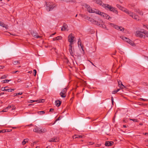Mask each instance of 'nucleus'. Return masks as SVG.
Segmentation results:
<instances>
[{"instance_id": "5fc2aeb1", "label": "nucleus", "mask_w": 148, "mask_h": 148, "mask_svg": "<svg viewBox=\"0 0 148 148\" xmlns=\"http://www.w3.org/2000/svg\"><path fill=\"white\" fill-rule=\"evenodd\" d=\"M4 94V92H1L0 93V96L1 95Z\"/></svg>"}, {"instance_id": "423d86ee", "label": "nucleus", "mask_w": 148, "mask_h": 148, "mask_svg": "<svg viewBox=\"0 0 148 148\" xmlns=\"http://www.w3.org/2000/svg\"><path fill=\"white\" fill-rule=\"evenodd\" d=\"M33 131L36 133H43L47 132V130L45 129H41L36 126L33 129Z\"/></svg>"}, {"instance_id": "4be33fe9", "label": "nucleus", "mask_w": 148, "mask_h": 148, "mask_svg": "<svg viewBox=\"0 0 148 148\" xmlns=\"http://www.w3.org/2000/svg\"><path fill=\"white\" fill-rule=\"evenodd\" d=\"M72 137L73 139L77 138H82L83 137V136L81 135H75L74 136H73Z\"/></svg>"}, {"instance_id": "c9c22d12", "label": "nucleus", "mask_w": 148, "mask_h": 148, "mask_svg": "<svg viewBox=\"0 0 148 148\" xmlns=\"http://www.w3.org/2000/svg\"><path fill=\"white\" fill-rule=\"evenodd\" d=\"M130 120L134 122H137V119H130Z\"/></svg>"}, {"instance_id": "e433bc0d", "label": "nucleus", "mask_w": 148, "mask_h": 148, "mask_svg": "<svg viewBox=\"0 0 148 148\" xmlns=\"http://www.w3.org/2000/svg\"><path fill=\"white\" fill-rule=\"evenodd\" d=\"M38 101V100H35V101H34V100H30L29 101V102L30 103H32L33 102H36V101Z\"/></svg>"}, {"instance_id": "9b49d317", "label": "nucleus", "mask_w": 148, "mask_h": 148, "mask_svg": "<svg viewBox=\"0 0 148 148\" xmlns=\"http://www.w3.org/2000/svg\"><path fill=\"white\" fill-rule=\"evenodd\" d=\"M69 50L71 55L74 56V49L73 48L72 44H69Z\"/></svg>"}, {"instance_id": "9d476101", "label": "nucleus", "mask_w": 148, "mask_h": 148, "mask_svg": "<svg viewBox=\"0 0 148 148\" xmlns=\"http://www.w3.org/2000/svg\"><path fill=\"white\" fill-rule=\"evenodd\" d=\"M68 40L69 42H70V44H72L74 41V37L73 36L72 34H71L68 37Z\"/></svg>"}, {"instance_id": "864d4df0", "label": "nucleus", "mask_w": 148, "mask_h": 148, "mask_svg": "<svg viewBox=\"0 0 148 148\" xmlns=\"http://www.w3.org/2000/svg\"><path fill=\"white\" fill-rule=\"evenodd\" d=\"M2 112H7V110H5V109L3 110L2 111Z\"/></svg>"}, {"instance_id": "3c124183", "label": "nucleus", "mask_w": 148, "mask_h": 148, "mask_svg": "<svg viewBox=\"0 0 148 148\" xmlns=\"http://www.w3.org/2000/svg\"><path fill=\"white\" fill-rule=\"evenodd\" d=\"M37 143V141H34V142L33 143V144L34 145V144H36Z\"/></svg>"}, {"instance_id": "dca6fc26", "label": "nucleus", "mask_w": 148, "mask_h": 148, "mask_svg": "<svg viewBox=\"0 0 148 148\" xmlns=\"http://www.w3.org/2000/svg\"><path fill=\"white\" fill-rule=\"evenodd\" d=\"M61 30L62 31H68L69 29L67 25H64L62 27Z\"/></svg>"}, {"instance_id": "1a4fd4ad", "label": "nucleus", "mask_w": 148, "mask_h": 148, "mask_svg": "<svg viewBox=\"0 0 148 148\" xmlns=\"http://www.w3.org/2000/svg\"><path fill=\"white\" fill-rule=\"evenodd\" d=\"M110 25L114 27L115 29L121 31H123L124 28L121 26H119L114 24L110 23Z\"/></svg>"}, {"instance_id": "6ab92c4d", "label": "nucleus", "mask_w": 148, "mask_h": 148, "mask_svg": "<svg viewBox=\"0 0 148 148\" xmlns=\"http://www.w3.org/2000/svg\"><path fill=\"white\" fill-rule=\"evenodd\" d=\"M88 20L93 24H95L97 23V21L94 20L93 19L90 17H88Z\"/></svg>"}, {"instance_id": "f03ea898", "label": "nucleus", "mask_w": 148, "mask_h": 148, "mask_svg": "<svg viewBox=\"0 0 148 148\" xmlns=\"http://www.w3.org/2000/svg\"><path fill=\"white\" fill-rule=\"evenodd\" d=\"M82 6L85 8L87 9V11L89 13H96L97 10L96 9H92L91 7L88 4L86 3H84Z\"/></svg>"}, {"instance_id": "6e6552de", "label": "nucleus", "mask_w": 148, "mask_h": 148, "mask_svg": "<svg viewBox=\"0 0 148 148\" xmlns=\"http://www.w3.org/2000/svg\"><path fill=\"white\" fill-rule=\"evenodd\" d=\"M97 23L95 24V25H97L99 26L100 27H101L104 28H106V26L104 24V23L103 22V21L100 18L98 19V21H97Z\"/></svg>"}, {"instance_id": "603ef678", "label": "nucleus", "mask_w": 148, "mask_h": 148, "mask_svg": "<svg viewBox=\"0 0 148 148\" xmlns=\"http://www.w3.org/2000/svg\"><path fill=\"white\" fill-rule=\"evenodd\" d=\"M17 72H19L18 71H15L13 72V73H16Z\"/></svg>"}, {"instance_id": "a18cd8bd", "label": "nucleus", "mask_w": 148, "mask_h": 148, "mask_svg": "<svg viewBox=\"0 0 148 148\" xmlns=\"http://www.w3.org/2000/svg\"><path fill=\"white\" fill-rule=\"evenodd\" d=\"M111 101H112V103L113 104V103L114 102V101H113V98L112 97H111Z\"/></svg>"}, {"instance_id": "b1692460", "label": "nucleus", "mask_w": 148, "mask_h": 148, "mask_svg": "<svg viewBox=\"0 0 148 148\" xmlns=\"http://www.w3.org/2000/svg\"><path fill=\"white\" fill-rule=\"evenodd\" d=\"M62 39V37L60 36H58L54 38H53V41L60 40Z\"/></svg>"}, {"instance_id": "79ce46f5", "label": "nucleus", "mask_w": 148, "mask_h": 148, "mask_svg": "<svg viewBox=\"0 0 148 148\" xmlns=\"http://www.w3.org/2000/svg\"><path fill=\"white\" fill-rule=\"evenodd\" d=\"M117 92L116 91V90H114V91H113L112 92V94H115V93H116Z\"/></svg>"}, {"instance_id": "2f4dec72", "label": "nucleus", "mask_w": 148, "mask_h": 148, "mask_svg": "<svg viewBox=\"0 0 148 148\" xmlns=\"http://www.w3.org/2000/svg\"><path fill=\"white\" fill-rule=\"evenodd\" d=\"M45 112L44 111H40L38 112V114L40 115H42L44 114Z\"/></svg>"}, {"instance_id": "58836bf2", "label": "nucleus", "mask_w": 148, "mask_h": 148, "mask_svg": "<svg viewBox=\"0 0 148 148\" xmlns=\"http://www.w3.org/2000/svg\"><path fill=\"white\" fill-rule=\"evenodd\" d=\"M13 105H12L10 106H8L7 107V108L9 109H10L12 107H13Z\"/></svg>"}, {"instance_id": "5701e85b", "label": "nucleus", "mask_w": 148, "mask_h": 148, "mask_svg": "<svg viewBox=\"0 0 148 148\" xmlns=\"http://www.w3.org/2000/svg\"><path fill=\"white\" fill-rule=\"evenodd\" d=\"M61 102L59 100H57L55 101V104L57 106H59L61 104Z\"/></svg>"}, {"instance_id": "0eeeda50", "label": "nucleus", "mask_w": 148, "mask_h": 148, "mask_svg": "<svg viewBox=\"0 0 148 148\" xmlns=\"http://www.w3.org/2000/svg\"><path fill=\"white\" fill-rule=\"evenodd\" d=\"M120 38L132 46H134L135 45L133 42L129 39L128 38L125 36H121L120 37Z\"/></svg>"}, {"instance_id": "f8f14e48", "label": "nucleus", "mask_w": 148, "mask_h": 148, "mask_svg": "<svg viewBox=\"0 0 148 148\" xmlns=\"http://www.w3.org/2000/svg\"><path fill=\"white\" fill-rule=\"evenodd\" d=\"M31 34L33 36H34L36 38H38L41 37L40 36H38L37 33L34 31L32 32H31Z\"/></svg>"}, {"instance_id": "f257e3e1", "label": "nucleus", "mask_w": 148, "mask_h": 148, "mask_svg": "<svg viewBox=\"0 0 148 148\" xmlns=\"http://www.w3.org/2000/svg\"><path fill=\"white\" fill-rule=\"evenodd\" d=\"M116 6L120 10L128 14L132 18L137 21H138L139 20V17L138 15H136L131 11H129L127 9L122 7L119 4H117Z\"/></svg>"}, {"instance_id": "774afa93", "label": "nucleus", "mask_w": 148, "mask_h": 148, "mask_svg": "<svg viewBox=\"0 0 148 148\" xmlns=\"http://www.w3.org/2000/svg\"><path fill=\"white\" fill-rule=\"evenodd\" d=\"M35 148H39V147L38 146H37Z\"/></svg>"}, {"instance_id": "a211bd4d", "label": "nucleus", "mask_w": 148, "mask_h": 148, "mask_svg": "<svg viewBox=\"0 0 148 148\" xmlns=\"http://www.w3.org/2000/svg\"><path fill=\"white\" fill-rule=\"evenodd\" d=\"M0 26H2L3 27H5L6 29H8V26L5 24L3 22L0 21Z\"/></svg>"}, {"instance_id": "bb28decb", "label": "nucleus", "mask_w": 148, "mask_h": 148, "mask_svg": "<svg viewBox=\"0 0 148 148\" xmlns=\"http://www.w3.org/2000/svg\"><path fill=\"white\" fill-rule=\"evenodd\" d=\"M8 88L7 86H6L4 87H2L1 88V90L2 91H7V88Z\"/></svg>"}, {"instance_id": "c03bdc74", "label": "nucleus", "mask_w": 148, "mask_h": 148, "mask_svg": "<svg viewBox=\"0 0 148 148\" xmlns=\"http://www.w3.org/2000/svg\"><path fill=\"white\" fill-rule=\"evenodd\" d=\"M12 110H14L16 108L13 105V107H12Z\"/></svg>"}, {"instance_id": "680f3d73", "label": "nucleus", "mask_w": 148, "mask_h": 148, "mask_svg": "<svg viewBox=\"0 0 148 148\" xmlns=\"http://www.w3.org/2000/svg\"><path fill=\"white\" fill-rule=\"evenodd\" d=\"M8 108H7V107L5 109V110H6L7 111L8 110Z\"/></svg>"}, {"instance_id": "473e14b6", "label": "nucleus", "mask_w": 148, "mask_h": 148, "mask_svg": "<svg viewBox=\"0 0 148 148\" xmlns=\"http://www.w3.org/2000/svg\"><path fill=\"white\" fill-rule=\"evenodd\" d=\"M78 46H79V45L80 46L81 48L82 49V50L83 51V46L82 45L81 42H79V41H78Z\"/></svg>"}, {"instance_id": "a19ab883", "label": "nucleus", "mask_w": 148, "mask_h": 148, "mask_svg": "<svg viewBox=\"0 0 148 148\" xmlns=\"http://www.w3.org/2000/svg\"><path fill=\"white\" fill-rule=\"evenodd\" d=\"M4 68V66H0V69H3Z\"/></svg>"}, {"instance_id": "37998d69", "label": "nucleus", "mask_w": 148, "mask_h": 148, "mask_svg": "<svg viewBox=\"0 0 148 148\" xmlns=\"http://www.w3.org/2000/svg\"><path fill=\"white\" fill-rule=\"evenodd\" d=\"M138 13L140 14V15H143V12H142V11H140V12H139Z\"/></svg>"}, {"instance_id": "ea45409f", "label": "nucleus", "mask_w": 148, "mask_h": 148, "mask_svg": "<svg viewBox=\"0 0 148 148\" xmlns=\"http://www.w3.org/2000/svg\"><path fill=\"white\" fill-rule=\"evenodd\" d=\"M60 120V117H59L56 120V121H55V122H54V123L53 124H54L56 122L58 121H59Z\"/></svg>"}, {"instance_id": "cd10ccee", "label": "nucleus", "mask_w": 148, "mask_h": 148, "mask_svg": "<svg viewBox=\"0 0 148 148\" xmlns=\"http://www.w3.org/2000/svg\"><path fill=\"white\" fill-rule=\"evenodd\" d=\"M11 80L5 79V80H2L1 81V82L3 83H8V82H9Z\"/></svg>"}, {"instance_id": "72a5a7b5", "label": "nucleus", "mask_w": 148, "mask_h": 148, "mask_svg": "<svg viewBox=\"0 0 148 148\" xmlns=\"http://www.w3.org/2000/svg\"><path fill=\"white\" fill-rule=\"evenodd\" d=\"M14 89L10 88L8 89L7 91H8V92H12V91H14Z\"/></svg>"}, {"instance_id": "c85d7f7f", "label": "nucleus", "mask_w": 148, "mask_h": 148, "mask_svg": "<svg viewBox=\"0 0 148 148\" xmlns=\"http://www.w3.org/2000/svg\"><path fill=\"white\" fill-rule=\"evenodd\" d=\"M67 90V89L66 88H64L61 92L66 94Z\"/></svg>"}, {"instance_id": "052dcab7", "label": "nucleus", "mask_w": 148, "mask_h": 148, "mask_svg": "<svg viewBox=\"0 0 148 148\" xmlns=\"http://www.w3.org/2000/svg\"><path fill=\"white\" fill-rule=\"evenodd\" d=\"M120 90V88H119L118 89H117L116 90V91H117V92H118L119 90Z\"/></svg>"}, {"instance_id": "aec40b11", "label": "nucleus", "mask_w": 148, "mask_h": 148, "mask_svg": "<svg viewBox=\"0 0 148 148\" xmlns=\"http://www.w3.org/2000/svg\"><path fill=\"white\" fill-rule=\"evenodd\" d=\"M111 5L108 4H104L103 3V5L102 7H103L104 8L107 9H109L111 7Z\"/></svg>"}, {"instance_id": "c756f323", "label": "nucleus", "mask_w": 148, "mask_h": 148, "mask_svg": "<svg viewBox=\"0 0 148 148\" xmlns=\"http://www.w3.org/2000/svg\"><path fill=\"white\" fill-rule=\"evenodd\" d=\"M13 63L14 65H17L18 64H19L20 62L18 60L15 61L13 62Z\"/></svg>"}, {"instance_id": "13d9d810", "label": "nucleus", "mask_w": 148, "mask_h": 148, "mask_svg": "<svg viewBox=\"0 0 148 148\" xmlns=\"http://www.w3.org/2000/svg\"><path fill=\"white\" fill-rule=\"evenodd\" d=\"M34 145L33 143L32 144H31V146H32V147H34Z\"/></svg>"}, {"instance_id": "4c0bfd02", "label": "nucleus", "mask_w": 148, "mask_h": 148, "mask_svg": "<svg viewBox=\"0 0 148 148\" xmlns=\"http://www.w3.org/2000/svg\"><path fill=\"white\" fill-rule=\"evenodd\" d=\"M135 12H136L138 13L139 12H140V10L139 9H137L135 10Z\"/></svg>"}, {"instance_id": "f3484780", "label": "nucleus", "mask_w": 148, "mask_h": 148, "mask_svg": "<svg viewBox=\"0 0 148 148\" xmlns=\"http://www.w3.org/2000/svg\"><path fill=\"white\" fill-rule=\"evenodd\" d=\"M113 143L112 141H106L105 143V145L107 146H111L113 145Z\"/></svg>"}, {"instance_id": "de8ad7c7", "label": "nucleus", "mask_w": 148, "mask_h": 148, "mask_svg": "<svg viewBox=\"0 0 148 148\" xmlns=\"http://www.w3.org/2000/svg\"><path fill=\"white\" fill-rule=\"evenodd\" d=\"M18 95H21L22 94V92H19L17 93Z\"/></svg>"}, {"instance_id": "2eb2a0df", "label": "nucleus", "mask_w": 148, "mask_h": 148, "mask_svg": "<svg viewBox=\"0 0 148 148\" xmlns=\"http://www.w3.org/2000/svg\"><path fill=\"white\" fill-rule=\"evenodd\" d=\"M58 141L59 138L56 137H54L53 138H51L49 140V141L50 142H56Z\"/></svg>"}, {"instance_id": "20e7f679", "label": "nucleus", "mask_w": 148, "mask_h": 148, "mask_svg": "<svg viewBox=\"0 0 148 148\" xmlns=\"http://www.w3.org/2000/svg\"><path fill=\"white\" fill-rule=\"evenodd\" d=\"M46 10L48 11L53 10L56 7L55 4L52 2H47L46 3Z\"/></svg>"}, {"instance_id": "7ed1b4c3", "label": "nucleus", "mask_w": 148, "mask_h": 148, "mask_svg": "<svg viewBox=\"0 0 148 148\" xmlns=\"http://www.w3.org/2000/svg\"><path fill=\"white\" fill-rule=\"evenodd\" d=\"M147 33L146 31L142 30V31H138L136 32V35L137 37H139L140 38H145V36L146 37H147Z\"/></svg>"}, {"instance_id": "e2e57ef3", "label": "nucleus", "mask_w": 148, "mask_h": 148, "mask_svg": "<svg viewBox=\"0 0 148 148\" xmlns=\"http://www.w3.org/2000/svg\"><path fill=\"white\" fill-rule=\"evenodd\" d=\"M91 63L94 66H96L92 62H91Z\"/></svg>"}, {"instance_id": "338daca9", "label": "nucleus", "mask_w": 148, "mask_h": 148, "mask_svg": "<svg viewBox=\"0 0 148 148\" xmlns=\"http://www.w3.org/2000/svg\"><path fill=\"white\" fill-rule=\"evenodd\" d=\"M123 122H126L125 121V120H123Z\"/></svg>"}, {"instance_id": "0e129e2a", "label": "nucleus", "mask_w": 148, "mask_h": 148, "mask_svg": "<svg viewBox=\"0 0 148 148\" xmlns=\"http://www.w3.org/2000/svg\"><path fill=\"white\" fill-rule=\"evenodd\" d=\"M12 128L13 129H15V128H16V127H12Z\"/></svg>"}, {"instance_id": "bf43d9fd", "label": "nucleus", "mask_w": 148, "mask_h": 148, "mask_svg": "<svg viewBox=\"0 0 148 148\" xmlns=\"http://www.w3.org/2000/svg\"><path fill=\"white\" fill-rule=\"evenodd\" d=\"M123 127L125 128H126V126L125 125H123Z\"/></svg>"}, {"instance_id": "49530a36", "label": "nucleus", "mask_w": 148, "mask_h": 148, "mask_svg": "<svg viewBox=\"0 0 148 148\" xmlns=\"http://www.w3.org/2000/svg\"><path fill=\"white\" fill-rule=\"evenodd\" d=\"M21 81V79H18L17 80V82H19Z\"/></svg>"}, {"instance_id": "f704fd0d", "label": "nucleus", "mask_w": 148, "mask_h": 148, "mask_svg": "<svg viewBox=\"0 0 148 148\" xmlns=\"http://www.w3.org/2000/svg\"><path fill=\"white\" fill-rule=\"evenodd\" d=\"M6 132L5 130H0V133H4Z\"/></svg>"}, {"instance_id": "412c9836", "label": "nucleus", "mask_w": 148, "mask_h": 148, "mask_svg": "<svg viewBox=\"0 0 148 148\" xmlns=\"http://www.w3.org/2000/svg\"><path fill=\"white\" fill-rule=\"evenodd\" d=\"M118 83L119 87L121 88H123V87H124V86L122 84V82L121 81H118Z\"/></svg>"}, {"instance_id": "6e6d98bb", "label": "nucleus", "mask_w": 148, "mask_h": 148, "mask_svg": "<svg viewBox=\"0 0 148 148\" xmlns=\"http://www.w3.org/2000/svg\"><path fill=\"white\" fill-rule=\"evenodd\" d=\"M32 73V71H30L28 72V73Z\"/></svg>"}, {"instance_id": "393cba45", "label": "nucleus", "mask_w": 148, "mask_h": 148, "mask_svg": "<svg viewBox=\"0 0 148 148\" xmlns=\"http://www.w3.org/2000/svg\"><path fill=\"white\" fill-rule=\"evenodd\" d=\"M28 138H26L24 139L22 141V144L23 145H24L25 144L27 143L28 140Z\"/></svg>"}, {"instance_id": "ddd939ff", "label": "nucleus", "mask_w": 148, "mask_h": 148, "mask_svg": "<svg viewBox=\"0 0 148 148\" xmlns=\"http://www.w3.org/2000/svg\"><path fill=\"white\" fill-rule=\"evenodd\" d=\"M93 1L97 4L100 5L102 6L103 5V4L101 0H93Z\"/></svg>"}, {"instance_id": "69168bd1", "label": "nucleus", "mask_w": 148, "mask_h": 148, "mask_svg": "<svg viewBox=\"0 0 148 148\" xmlns=\"http://www.w3.org/2000/svg\"><path fill=\"white\" fill-rule=\"evenodd\" d=\"M56 33H53V34H52V35H54L56 34Z\"/></svg>"}, {"instance_id": "4468645a", "label": "nucleus", "mask_w": 148, "mask_h": 148, "mask_svg": "<svg viewBox=\"0 0 148 148\" xmlns=\"http://www.w3.org/2000/svg\"><path fill=\"white\" fill-rule=\"evenodd\" d=\"M109 10L110 11L112 12L115 13L116 14H117L118 13V11L116 10L115 8H114L112 7L111 6L110 7Z\"/></svg>"}, {"instance_id": "39448f33", "label": "nucleus", "mask_w": 148, "mask_h": 148, "mask_svg": "<svg viewBox=\"0 0 148 148\" xmlns=\"http://www.w3.org/2000/svg\"><path fill=\"white\" fill-rule=\"evenodd\" d=\"M96 14L100 15L105 19L110 20L112 18L107 14L103 12H101L98 10H97Z\"/></svg>"}, {"instance_id": "a878e982", "label": "nucleus", "mask_w": 148, "mask_h": 148, "mask_svg": "<svg viewBox=\"0 0 148 148\" xmlns=\"http://www.w3.org/2000/svg\"><path fill=\"white\" fill-rule=\"evenodd\" d=\"M60 95L61 96V97H65L66 96V94L62 93V92H61L60 93Z\"/></svg>"}, {"instance_id": "8fccbe9b", "label": "nucleus", "mask_w": 148, "mask_h": 148, "mask_svg": "<svg viewBox=\"0 0 148 148\" xmlns=\"http://www.w3.org/2000/svg\"><path fill=\"white\" fill-rule=\"evenodd\" d=\"M33 71H34V73H35V74H36V70H35V69H34V70H33Z\"/></svg>"}, {"instance_id": "7c9ffc66", "label": "nucleus", "mask_w": 148, "mask_h": 148, "mask_svg": "<svg viewBox=\"0 0 148 148\" xmlns=\"http://www.w3.org/2000/svg\"><path fill=\"white\" fill-rule=\"evenodd\" d=\"M8 76V75H3L2 76L0 77V79H5V78H6Z\"/></svg>"}, {"instance_id": "09e8293b", "label": "nucleus", "mask_w": 148, "mask_h": 148, "mask_svg": "<svg viewBox=\"0 0 148 148\" xmlns=\"http://www.w3.org/2000/svg\"><path fill=\"white\" fill-rule=\"evenodd\" d=\"M54 109L53 108H51L50 109V112H52L53 110Z\"/></svg>"}, {"instance_id": "4d7b16f0", "label": "nucleus", "mask_w": 148, "mask_h": 148, "mask_svg": "<svg viewBox=\"0 0 148 148\" xmlns=\"http://www.w3.org/2000/svg\"><path fill=\"white\" fill-rule=\"evenodd\" d=\"M17 95H18V94L17 93H16V94H14V97H15L16 96H17Z\"/></svg>"}]
</instances>
